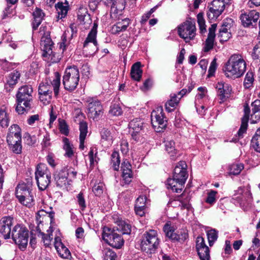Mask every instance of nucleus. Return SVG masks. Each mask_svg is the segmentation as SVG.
I'll return each mask as SVG.
<instances>
[{
	"instance_id": "5fc2aeb1",
	"label": "nucleus",
	"mask_w": 260,
	"mask_h": 260,
	"mask_svg": "<svg viewBox=\"0 0 260 260\" xmlns=\"http://www.w3.org/2000/svg\"><path fill=\"white\" fill-rule=\"evenodd\" d=\"M104 184L102 182L95 184L92 187V191L95 196H100L103 192Z\"/></svg>"
},
{
	"instance_id": "f8f14e48",
	"label": "nucleus",
	"mask_w": 260,
	"mask_h": 260,
	"mask_svg": "<svg viewBox=\"0 0 260 260\" xmlns=\"http://www.w3.org/2000/svg\"><path fill=\"white\" fill-rule=\"evenodd\" d=\"M128 126L132 138L136 142H143V134L146 127V124L143 120L140 118L134 119L129 122Z\"/></svg>"
},
{
	"instance_id": "680f3d73",
	"label": "nucleus",
	"mask_w": 260,
	"mask_h": 260,
	"mask_svg": "<svg viewBox=\"0 0 260 260\" xmlns=\"http://www.w3.org/2000/svg\"><path fill=\"white\" fill-rule=\"evenodd\" d=\"M86 15H89L87 8L85 7H80L78 10L77 16L79 21H81L86 16Z\"/></svg>"
},
{
	"instance_id": "de8ad7c7",
	"label": "nucleus",
	"mask_w": 260,
	"mask_h": 260,
	"mask_svg": "<svg viewBox=\"0 0 260 260\" xmlns=\"http://www.w3.org/2000/svg\"><path fill=\"white\" fill-rule=\"evenodd\" d=\"M198 253L201 260H210V251L208 247H204L198 250Z\"/></svg>"
},
{
	"instance_id": "4d7b16f0",
	"label": "nucleus",
	"mask_w": 260,
	"mask_h": 260,
	"mask_svg": "<svg viewBox=\"0 0 260 260\" xmlns=\"http://www.w3.org/2000/svg\"><path fill=\"white\" fill-rule=\"evenodd\" d=\"M59 129L60 133L66 136H68L69 133L68 126L64 120H59Z\"/></svg>"
},
{
	"instance_id": "774afa93",
	"label": "nucleus",
	"mask_w": 260,
	"mask_h": 260,
	"mask_svg": "<svg viewBox=\"0 0 260 260\" xmlns=\"http://www.w3.org/2000/svg\"><path fill=\"white\" fill-rule=\"evenodd\" d=\"M146 206H141V205H135V211L137 215L140 216H143L145 213Z\"/></svg>"
},
{
	"instance_id": "2f4dec72",
	"label": "nucleus",
	"mask_w": 260,
	"mask_h": 260,
	"mask_svg": "<svg viewBox=\"0 0 260 260\" xmlns=\"http://www.w3.org/2000/svg\"><path fill=\"white\" fill-rule=\"evenodd\" d=\"M10 118L6 111V108L3 106L0 108V125L3 127H7L9 124Z\"/></svg>"
},
{
	"instance_id": "13d9d810",
	"label": "nucleus",
	"mask_w": 260,
	"mask_h": 260,
	"mask_svg": "<svg viewBox=\"0 0 260 260\" xmlns=\"http://www.w3.org/2000/svg\"><path fill=\"white\" fill-rule=\"evenodd\" d=\"M231 89L229 86L227 87L223 88V89L218 91V95L219 96L220 100H224L225 98H228Z\"/></svg>"
},
{
	"instance_id": "4be33fe9",
	"label": "nucleus",
	"mask_w": 260,
	"mask_h": 260,
	"mask_svg": "<svg viewBox=\"0 0 260 260\" xmlns=\"http://www.w3.org/2000/svg\"><path fill=\"white\" fill-rule=\"evenodd\" d=\"M217 27L216 24H213L209 29L208 37L205 42L203 51L207 52L213 48L215 43V30Z\"/></svg>"
},
{
	"instance_id": "37998d69",
	"label": "nucleus",
	"mask_w": 260,
	"mask_h": 260,
	"mask_svg": "<svg viewBox=\"0 0 260 260\" xmlns=\"http://www.w3.org/2000/svg\"><path fill=\"white\" fill-rule=\"evenodd\" d=\"M244 166L242 164H234L229 167V173L234 175H237L243 169Z\"/></svg>"
},
{
	"instance_id": "423d86ee",
	"label": "nucleus",
	"mask_w": 260,
	"mask_h": 260,
	"mask_svg": "<svg viewBox=\"0 0 260 260\" xmlns=\"http://www.w3.org/2000/svg\"><path fill=\"white\" fill-rule=\"evenodd\" d=\"M29 237V232L24 225H16L12 231V238L15 243L22 251L26 249Z\"/></svg>"
},
{
	"instance_id": "09e8293b",
	"label": "nucleus",
	"mask_w": 260,
	"mask_h": 260,
	"mask_svg": "<svg viewBox=\"0 0 260 260\" xmlns=\"http://www.w3.org/2000/svg\"><path fill=\"white\" fill-rule=\"evenodd\" d=\"M9 148L15 154H19L22 152L21 142L12 143V144H8Z\"/></svg>"
},
{
	"instance_id": "a211bd4d",
	"label": "nucleus",
	"mask_w": 260,
	"mask_h": 260,
	"mask_svg": "<svg viewBox=\"0 0 260 260\" xmlns=\"http://www.w3.org/2000/svg\"><path fill=\"white\" fill-rule=\"evenodd\" d=\"M21 142V128L17 124H13L9 128L7 135L8 144L12 143Z\"/></svg>"
},
{
	"instance_id": "864d4df0",
	"label": "nucleus",
	"mask_w": 260,
	"mask_h": 260,
	"mask_svg": "<svg viewBox=\"0 0 260 260\" xmlns=\"http://www.w3.org/2000/svg\"><path fill=\"white\" fill-rule=\"evenodd\" d=\"M175 237L176 238H174V240L182 242L188 238V233L186 230H182L176 233Z\"/></svg>"
},
{
	"instance_id": "e433bc0d",
	"label": "nucleus",
	"mask_w": 260,
	"mask_h": 260,
	"mask_svg": "<svg viewBox=\"0 0 260 260\" xmlns=\"http://www.w3.org/2000/svg\"><path fill=\"white\" fill-rule=\"evenodd\" d=\"M163 230L165 233L166 236L169 238L174 240V238H176V234L175 233V227L172 225L171 222H167L163 228Z\"/></svg>"
},
{
	"instance_id": "e2e57ef3",
	"label": "nucleus",
	"mask_w": 260,
	"mask_h": 260,
	"mask_svg": "<svg viewBox=\"0 0 260 260\" xmlns=\"http://www.w3.org/2000/svg\"><path fill=\"white\" fill-rule=\"evenodd\" d=\"M124 31H125V29L123 28L122 25L119 22L113 25L111 28V33L114 35L118 34Z\"/></svg>"
},
{
	"instance_id": "58836bf2",
	"label": "nucleus",
	"mask_w": 260,
	"mask_h": 260,
	"mask_svg": "<svg viewBox=\"0 0 260 260\" xmlns=\"http://www.w3.org/2000/svg\"><path fill=\"white\" fill-rule=\"evenodd\" d=\"M114 228L122 234H129L131 232V225L124 221H120L117 226Z\"/></svg>"
},
{
	"instance_id": "9b49d317",
	"label": "nucleus",
	"mask_w": 260,
	"mask_h": 260,
	"mask_svg": "<svg viewBox=\"0 0 260 260\" xmlns=\"http://www.w3.org/2000/svg\"><path fill=\"white\" fill-rule=\"evenodd\" d=\"M98 26V22L94 21L93 26L88 34L83 44L84 50L88 52L89 55L94 54L98 50V43L96 40Z\"/></svg>"
},
{
	"instance_id": "ddd939ff",
	"label": "nucleus",
	"mask_w": 260,
	"mask_h": 260,
	"mask_svg": "<svg viewBox=\"0 0 260 260\" xmlns=\"http://www.w3.org/2000/svg\"><path fill=\"white\" fill-rule=\"evenodd\" d=\"M231 0H213L209 7L207 15L211 21L216 19L223 12L225 4H229Z\"/></svg>"
},
{
	"instance_id": "f03ea898",
	"label": "nucleus",
	"mask_w": 260,
	"mask_h": 260,
	"mask_svg": "<svg viewBox=\"0 0 260 260\" xmlns=\"http://www.w3.org/2000/svg\"><path fill=\"white\" fill-rule=\"evenodd\" d=\"M33 89L31 85L20 87L16 94L17 105L16 111L19 114L28 112L32 108Z\"/></svg>"
},
{
	"instance_id": "7c9ffc66",
	"label": "nucleus",
	"mask_w": 260,
	"mask_h": 260,
	"mask_svg": "<svg viewBox=\"0 0 260 260\" xmlns=\"http://www.w3.org/2000/svg\"><path fill=\"white\" fill-rule=\"evenodd\" d=\"M110 6L111 7V13L116 14L124 9L125 1L124 0H114Z\"/></svg>"
},
{
	"instance_id": "cd10ccee",
	"label": "nucleus",
	"mask_w": 260,
	"mask_h": 260,
	"mask_svg": "<svg viewBox=\"0 0 260 260\" xmlns=\"http://www.w3.org/2000/svg\"><path fill=\"white\" fill-rule=\"evenodd\" d=\"M80 130V145L79 148L83 150L84 148V141L87 133V124L85 122L82 121L79 125Z\"/></svg>"
},
{
	"instance_id": "393cba45",
	"label": "nucleus",
	"mask_w": 260,
	"mask_h": 260,
	"mask_svg": "<svg viewBox=\"0 0 260 260\" xmlns=\"http://www.w3.org/2000/svg\"><path fill=\"white\" fill-rule=\"evenodd\" d=\"M32 15L34 20L32 22V26L34 30H36L41 24L45 14L41 9L36 8L32 13Z\"/></svg>"
},
{
	"instance_id": "dca6fc26",
	"label": "nucleus",
	"mask_w": 260,
	"mask_h": 260,
	"mask_svg": "<svg viewBox=\"0 0 260 260\" xmlns=\"http://www.w3.org/2000/svg\"><path fill=\"white\" fill-rule=\"evenodd\" d=\"M69 175V170L66 167L56 172L54 174V179L56 186L60 188L67 187V185L70 184V181L68 179Z\"/></svg>"
},
{
	"instance_id": "c756f323",
	"label": "nucleus",
	"mask_w": 260,
	"mask_h": 260,
	"mask_svg": "<svg viewBox=\"0 0 260 260\" xmlns=\"http://www.w3.org/2000/svg\"><path fill=\"white\" fill-rule=\"evenodd\" d=\"M51 174H46L45 176L36 178L40 190H44L46 189L51 182Z\"/></svg>"
},
{
	"instance_id": "6e6552de",
	"label": "nucleus",
	"mask_w": 260,
	"mask_h": 260,
	"mask_svg": "<svg viewBox=\"0 0 260 260\" xmlns=\"http://www.w3.org/2000/svg\"><path fill=\"white\" fill-rule=\"evenodd\" d=\"M103 239L111 246L119 249L123 245L124 240L121 236L116 232L115 228L111 229L105 226L103 229Z\"/></svg>"
},
{
	"instance_id": "8fccbe9b",
	"label": "nucleus",
	"mask_w": 260,
	"mask_h": 260,
	"mask_svg": "<svg viewBox=\"0 0 260 260\" xmlns=\"http://www.w3.org/2000/svg\"><path fill=\"white\" fill-rule=\"evenodd\" d=\"M122 177L125 184H129L132 181L133 178L132 169L129 170H124L122 172Z\"/></svg>"
},
{
	"instance_id": "2eb2a0df",
	"label": "nucleus",
	"mask_w": 260,
	"mask_h": 260,
	"mask_svg": "<svg viewBox=\"0 0 260 260\" xmlns=\"http://www.w3.org/2000/svg\"><path fill=\"white\" fill-rule=\"evenodd\" d=\"M87 102L88 116L93 120L97 119L103 113V107L100 101L95 98H88Z\"/></svg>"
},
{
	"instance_id": "3c124183",
	"label": "nucleus",
	"mask_w": 260,
	"mask_h": 260,
	"mask_svg": "<svg viewBox=\"0 0 260 260\" xmlns=\"http://www.w3.org/2000/svg\"><path fill=\"white\" fill-rule=\"evenodd\" d=\"M109 114L113 116H119L122 114V110L119 105L113 104L110 108Z\"/></svg>"
},
{
	"instance_id": "5701e85b",
	"label": "nucleus",
	"mask_w": 260,
	"mask_h": 260,
	"mask_svg": "<svg viewBox=\"0 0 260 260\" xmlns=\"http://www.w3.org/2000/svg\"><path fill=\"white\" fill-rule=\"evenodd\" d=\"M54 247L59 255L63 258L68 259L71 257V253L69 250L62 243L59 237L54 238Z\"/></svg>"
},
{
	"instance_id": "052dcab7",
	"label": "nucleus",
	"mask_w": 260,
	"mask_h": 260,
	"mask_svg": "<svg viewBox=\"0 0 260 260\" xmlns=\"http://www.w3.org/2000/svg\"><path fill=\"white\" fill-rule=\"evenodd\" d=\"M217 191L214 190H211L210 191L207 195V197L206 199V202L212 205L216 202V198L215 196L217 194Z\"/></svg>"
},
{
	"instance_id": "a878e982",
	"label": "nucleus",
	"mask_w": 260,
	"mask_h": 260,
	"mask_svg": "<svg viewBox=\"0 0 260 260\" xmlns=\"http://www.w3.org/2000/svg\"><path fill=\"white\" fill-rule=\"evenodd\" d=\"M142 73L141 64L140 62H137L132 66L131 70V76L133 80L137 81H140L142 77Z\"/></svg>"
},
{
	"instance_id": "c9c22d12",
	"label": "nucleus",
	"mask_w": 260,
	"mask_h": 260,
	"mask_svg": "<svg viewBox=\"0 0 260 260\" xmlns=\"http://www.w3.org/2000/svg\"><path fill=\"white\" fill-rule=\"evenodd\" d=\"M166 150L170 154L171 159L173 160H176L174 157L176 154V149L175 148V142L172 140H167L165 142Z\"/></svg>"
},
{
	"instance_id": "4468645a",
	"label": "nucleus",
	"mask_w": 260,
	"mask_h": 260,
	"mask_svg": "<svg viewBox=\"0 0 260 260\" xmlns=\"http://www.w3.org/2000/svg\"><path fill=\"white\" fill-rule=\"evenodd\" d=\"M151 119L152 126L154 128L157 127V132H160L166 127L167 120L162 107H158L153 110L151 114Z\"/></svg>"
},
{
	"instance_id": "ea45409f",
	"label": "nucleus",
	"mask_w": 260,
	"mask_h": 260,
	"mask_svg": "<svg viewBox=\"0 0 260 260\" xmlns=\"http://www.w3.org/2000/svg\"><path fill=\"white\" fill-rule=\"evenodd\" d=\"M46 174H51L46 166L44 164H39L35 172V178L45 176Z\"/></svg>"
},
{
	"instance_id": "72a5a7b5",
	"label": "nucleus",
	"mask_w": 260,
	"mask_h": 260,
	"mask_svg": "<svg viewBox=\"0 0 260 260\" xmlns=\"http://www.w3.org/2000/svg\"><path fill=\"white\" fill-rule=\"evenodd\" d=\"M63 148L66 151L64 155L68 157H72L75 153L73 145L70 143L69 140L67 138H64L63 139Z\"/></svg>"
},
{
	"instance_id": "bb28decb",
	"label": "nucleus",
	"mask_w": 260,
	"mask_h": 260,
	"mask_svg": "<svg viewBox=\"0 0 260 260\" xmlns=\"http://www.w3.org/2000/svg\"><path fill=\"white\" fill-rule=\"evenodd\" d=\"M180 98H178L177 94L172 93L170 95V99L165 104L166 110L168 112H171L178 104Z\"/></svg>"
},
{
	"instance_id": "412c9836",
	"label": "nucleus",
	"mask_w": 260,
	"mask_h": 260,
	"mask_svg": "<svg viewBox=\"0 0 260 260\" xmlns=\"http://www.w3.org/2000/svg\"><path fill=\"white\" fill-rule=\"evenodd\" d=\"M13 218L10 216L3 217L1 220L0 233L5 239H9L11 235V227L12 225Z\"/></svg>"
},
{
	"instance_id": "f3484780",
	"label": "nucleus",
	"mask_w": 260,
	"mask_h": 260,
	"mask_svg": "<svg viewBox=\"0 0 260 260\" xmlns=\"http://www.w3.org/2000/svg\"><path fill=\"white\" fill-rule=\"evenodd\" d=\"M259 18V14L255 10H252L242 14L240 16L242 24L245 27L254 26Z\"/></svg>"
},
{
	"instance_id": "6e6d98bb",
	"label": "nucleus",
	"mask_w": 260,
	"mask_h": 260,
	"mask_svg": "<svg viewBox=\"0 0 260 260\" xmlns=\"http://www.w3.org/2000/svg\"><path fill=\"white\" fill-rule=\"evenodd\" d=\"M253 74L251 72H248L246 75L244 80V86L246 88H249L253 81Z\"/></svg>"
},
{
	"instance_id": "bf43d9fd",
	"label": "nucleus",
	"mask_w": 260,
	"mask_h": 260,
	"mask_svg": "<svg viewBox=\"0 0 260 260\" xmlns=\"http://www.w3.org/2000/svg\"><path fill=\"white\" fill-rule=\"evenodd\" d=\"M78 204L82 211H84L86 207L85 199L82 192H80L77 196Z\"/></svg>"
},
{
	"instance_id": "b1692460",
	"label": "nucleus",
	"mask_w": 260,
	"mask_h": 260,
	"mask_svg": "<svg viewBox=\"0 0 260 260\" xmlns=\"http://www.w3.org/2000/svg\"><path fill=\"white\" fill-rule=\"evenodd\" d=\"M252 114L250 120L252 123H255L260 120V100H255L251 104Z\"/></svg>"
},
{
	"instance_id": "aec40b11",
	"label": "nucleus",
	"mask_w": 260,
	"mask_h": 260,
	"mask_svg": "<svg viewBox=\"0 0 260 260\" xmlns=\"http://www.w3.org/2000/svg\"><path fill=\"white\" fill-rule=\"evenodd\" d=\"M250 108L248 105L244 106V115L241 119V126L237 133L238 138L235 139L232 141L236 142L239 139L243 137V134L246 133L248 126V121L249 118Z\"/></svg>"
},
{
	"instance_id": "473e14b6",
	"label": "nucleus",
	"mask_w": 260,
	"mask_h": 260,
	"mask_svg": "<svg viewBox=\"0 0 260 260\" xmlns=\"http://www.w3.org/2000/svg\"><path fill=\"white\" fill-rule=\"evenodd\" d=\"M229 28V25L225 24V23L221 26L218 35V37L220 38V42L226 41L231 37V34L228 31Z\"/></svg>"
},
{
	"instance_id": "f257e3e1",
	"label": "nucleus",
	"mask_w": 260,
	"mask_h": 260,
	"mask_svg": "<svg viewBox=\"0 0 260 260\" xmlns=\"http://www.w3.org/2000/svg\"><path fill=\"white\" fill-rule=\"evenodd\" d=\"M187 165L184 161H180L175 166L173 173V178H168L167 187L174 192L180 193L188 178Z\"/></svg>"
},
{
	"instance_id": "39448f33",
	"label": "nucleus",
	"mask_w": 260,
	"mask_h": 260,
	"mask_svg": "<svg viewBox=\"0 0 260 260\" xmlns=\"http://www.w3.org/2000/svg\"><path fill=\"white\" fill-rule=\"evenodd\" d=\"M80 74L76 66L67 68L63 76V84L65 89L72 91L74 90L79 84Z\"/></svg>"
},
{
	"instance_id": "0eeeda50",
	"label": "nucleus",
	"mask_w": 260,
	"mask_h": 260,
	"mask_svg": "<svg viewBox=\"0 0 260 260\" xmlns=\"http://www.w3.org/2000/svg\"><path fill=\"white\" fill-rule=\"evenodd\" d=\"M30 187V184H19L15 191L16 197L19 201L23 205L27 207L31 206L33 202Z\"/></svg>"
},
{
	"instance_id": "9d476101",
	"label": "nucleus",
	"mask_w": 260,
	"mask_h": 260,
	"mask_svg": "<svg viewBox=\"0 0 260 260\" xmlns=\"http://www.w3.org/2000/svg\"><path fill=\"white\" fill-rule=\"evenodd\" d=\"M178 35L186 42L192 40L196 36V27L195 22L190 18L186 20L178 28Z\"/></svg>"
},
{
	"instance_id": "49530a36",
	"label": "nucleus",
	"mask_w": 260,
	"mask_h": 260,
	"mask_svg": "<svg viewBox=\"0 0 260 260\" xmlns=\"http://www.w3.org/2000/svg\"><path fill=\"white\" fill-rule=\"evenodd\" d=\"M104 260H116V253L110 248H105L103 250Z\"/></svg>"
},
{
	"instance_id": "c85d7f7f",
	"label": "nucleus",
	"mask_w": 260,
	"mask_h": 260,
	"mask_svg": "<svg viewBox=\"0 0 260 260\" xmlns=\"http://www.w3.org/2000/svg\"><path fill=\"white\" fill-rule=\"evenodd\" d=\"M20 77V73L19 71L15 70L11 73L7 77L6 88H7L8 86L13 88L17 83Z\"/></svg>"
},
{
	"instance_id": "1a4fd4ad",
	"label": "nucleus",
	"mask_w": 260,
	"mask_h": 260,
	"mask_svg": "<svg viewBox=\"0 0 260 260\" xmlns=\"http://www.w3.org/2000/svg\"><path fill=\"white\" fill-rule=\"evenodd\" d=\"M60 85V76L58 73H54V78L52 81H45L41 82L39 86V94H48L52 95V87L55 96H57L59 93V89Z\"/></svg>"
},
{
	"instance_id": "a18cd8bd",
	"label": "nucleus",
	"mask_w": 260,
	"mask_h": 260,
	"mask_svg": "<svg viewBox=\"0 0 260 260\" xmlns=\"http://www.w3.org/2000/svg\"><path fill=\"white\" fill-rule=\"evenodd\" d=\"M209 245L211 246L218 238V231L215 229H212L207 233Z\"/></svg>"
},
{
	"instance_id": "20e7f679",
	"label": "nucleus",
	"mask_w": 260,
	"mask_h": 260,
	"mask_svg": "<svg viewBox=\"0 0 260 260\" xmlns=\"http://www.w3.org/2000/svg\"><path fill=\"white\" fill-rule=\"evenodd\" d=\"M159 244L157 232L154 230H150L143 235L141 248L142 251L151 254L155 252Z\"/></svg>"
},
{
	"instance_id": "a19ab883",
	"label": "nucleus",
	"mask_w": 260,
	"mask_h": 260,
	"mask_svg": "<svg viewBox=\"0 0 260 260\" xmlns=\"http://www.w3.org/2000/svg\"><path fill=\"white\" fill-rule=\"evenodd\" d=\"M251 145L254 150L260 153V128H258L251 140Z\"/></svg>"
},
{
	"instance_id": "0e129e2a",
	"label": "nucleus",
	"mask_w": 260,
	"mask_h": 260,
	"mask_svg": "<svg viewBox=\"0 0 260 260\" xmlns=\"http://www.w3.org/2000/svg\"><path fill=\"white\" fill-rule=\"evenodd\" d=\"M39 95L40 101L44 105H47L50 103L52 98V95L43 93L39 94Z\"/></svg>"
},
{
	"instance_id": "338daca9",
	"label": "nucleus",
	"mask_w": 260,
	"mask_h": 260,
	"mask_svg": "<svg viewBox=\"0 0 260 260\" xmlns=\"http://www.w3.org/2000/svg\"><path fill=\"white\" fill-rule=\"evenodd\" d=\"M149 201L147 199L146 196L141 195L136 200L135 205H141V206H146Z\"/></svg>"
},
{
	"instance_id": "79ce46f5",
	"label": "nucleus",
	"mask_w": 260,
	"mask_h": 260,
	"mask_svg": "<svg viewBox=\"0 0 260 260\" xmlns=\"http://www.w3.org/2000/svg\"><path fill=\"white\" fill-rule=\"evenodd\" d=\"M120 162L119 153L116 151H113L111 155V164L114 170L117 171L119 169Z\"/></svg>"
},
{
	"instance_id": "4c0bfd02",
	"label": "nucleus",
	"mask_w": 260,
	"mask_h": 260,
	"mask_svg": "<svg viewBox=\"0 0 260 260\" xmlns=\"http://www.w3.org/2000/svg\"><path fill=\"white\" fill-rule=\"evenodd\" d=\"M102 142H106L108 146H111L113 141L111 132L108 129L103 128L101 133Z\"/></svg>"
},
{
	"instance_id": "6ab92c4d",
	"label": "nucleus",
	"mask_w": 260,
	"mask_h": 260,
	"mask_svg": "<svg viewBox=\"0 0 260 260\" xmlns=\"http://www.w3.org/2000/svg\"><path fill=\"white\" fill-rule=\"evenodd\" d=\"M53 43L50 38L49 32H46L41 37L40 46L44 52L43 55L47 56L51 55L52 53V47Z\"/></svg>"
},
{
	"instance_id": "7ed1b4c3",
	"label": "nucleus",
	"mask_w": 260,
	"mask_h": 260,
	"mask_svg": "<svg viewBox=\"0 0 260 260\" xmlns=\"http://www.w3.org/2000/svg\"><path fill=\"white\" fill-rule=\"evenodd\" d=\"M246 68V63L242 57L239 54H234L225 63L223 71L226 77L235 79L242 76Z\"/></svg>"
},
{
	"instance_id": "69168bd1",
	"label": "nucleus",
	"mask_w": 260,
	"mask_h": 260,
	"mask_svg": "<svg viewBox=\"0 0 260 260\" xmlns=\"http://www.w3.org/2000/svg\"><path fill=\"white\" fill-rule=\"evenodd\" d=\"M79 22L80 24L84 25L85 29L89 28L92 23L90 15L89 14L86 15V16L84 17L82 20Z\"/></svg>"
},
{
	"instance_id": "c03bdc74",
	"label": "nucleus",
	"mask_w": 260,
	"mask_h": 260,
	"mask_svg": "<svg viewBox=\"0 0 260 260\" xmlns=\"http://www.w3.org/2000/svg\"><path fill=\"white\" fill-rule=\"evenodd\" d=\"M37 231H39V234L42 236V241L43 242L44 245L46 247H49L51 244V242L53 238L52 234H45L44 233L41 232L39 229H38Z\"/></svg>"
},
{
	"instance_id": "f704fd0d",
	"label": "nucleus",
	"mask_w": 260,
	"mask_h": 260,
	"mask_svg": "<svg viewBox=\"0 0 260 260\" xmlns=\"http://www.w3.org/2000/svg\"><path fill=\"white\" fill-rule=\"evenodd\" d=\"M55 8L57 13V18L58 19H61L66 16L69 10L68 6L64 5L62 3H58L55 5Z\"/></svg>"
},
{
	"instance_id": "603ef678",
	"label": "nucleus",
	"mask_w": 260,
	"mask_h": 260,
	"mask_svg": "<svg viewBox=\"0 0 260 260\" xmlns=\"http://www.w3.org/2000/svg\"><path fill=\"white\" fill-rule=\"evenodd\" d=\"M197 20L200 27V30L201 33H204L206 31V25L205 21L203 17V14L200 13L197 15Z\"/></svg>"
}]
</instances>
